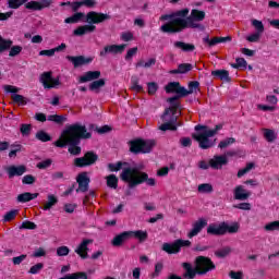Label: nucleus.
<instances>
[{"label":"nucleus","instance_id":"6e6d98bb","mask_svg":"<svg viewBox=\"0 0 279 279\" xmlns=\"http://www.w3.org/2000/svg\"><path fill=\"white\" fill-rule=\"evenodd\" d=\"M20 132L23 136H29V133L32 132V124H22Z\"/></svg>","mask_w":279,"mask_h":279},{"label":"nucleus","instance_id":"9d476101","mask_svg":"<svg viewBox=\"0 0 279 279\" xmlns=\"http://www.w3.org/2000/svg\"><path fill=\"white\" fill-rule=\"evenodd\" d=\"M9 51L10 58H16L23 51V47L21 46H12V40L10 39H3V37L0 35V53H3L4 51Z\"/></svg>","mask_w":279,"mask_h":279},{"label":"nucleus","instance_id":"b1692460","mask_svg":"<svg viewBox=\"0 0 279 279\" xmlns=\"http://www.w3.org/2000/svg\"><path fill=\"white\" fill-rule=\"evenodd\" d=\"M99 77H101L100 71H88L80 76L78 82L80 84H86V82H95V80H99Z\"/></svg>","mask_w":279,"mask_h":279},{"label":"nucleus","instance_id":"680f3d73","mask_svg":"<svg viewBox=\"0 0 279 279\" xmlns=\"http://www.w3.org/2000/svg\"><path fill=\"white\" fill-rule=\"evenodd\" d=\"M53 161L51 159H46L37 163V169H49Z\"/></svg>","mask_w":279,"mask_h":279},{"label":"nucleus","instance_id":"49530a36","mask_svg":"<svg viewBox=\"0 0 279 279\" xmlns=\"http://www.w3.org/2000/svg\"><path fill=\"white\" fill-rule=\"evenodd\" d=\"M36 138L38 141H41V143H47V142L51 141V136L49 134H47V132H45V131H38L36 133Z\"/></svg>","mask_w":279,"mask_h":279},{"label":"nucleus","instance_id":"39448f33","mask_svg":"<svg viewBox=\"0 0 279 279\" xmlns=\"http://www.w3.org/2000/svg\"><path fill=\"white\" fill-rule=\"evenodd\" d=\"M199 88V82L193 81L189 84V89L185 87H182L180 85V82H170L166 86V93H175L177 95L173 97H170L168 99L169 104H173V101H178L181 97H186L189 95H193V90H197Z\"/></svg>","mask_w":279,"mask_h":279},{"label":"nucleus","instance_id":"0e129e2a","mask_svg":"<svg viewBox=\"0 0 279 279\" xmlns=\"http://www.w3.org/2000/svg\"><path fill=\"white\" fill-rule=\"evenodd\" d=\"M36 182V178L32 174H26L22 179L23 184H34Z\"/></svg>","mask_w":279,"mask_h":279},{"label":"nucleus","instance_id":"7ed1b4c3","mask_svg":"<svg viewBox=\"0 0 279 279\" xmlns=\"http://www.w3.org/2000/svg\"><path fill=\"white\" fill-rule=\"evenodd\" d=\"M121 181L126 182L129 189H136V186L147 184V186H156V179L149 178L147 172L138 170V168H124L120 174Z\"/></svg>","mask_w":279,"mask_h":279},{"label":"nucleus","instance_id":"423d86ee","mask_svg":"<svg viewBox=\"0 0 279 279\" xmlns=\"http://www.w3.org/2000/svg\"><path fill=\"white\" fill-rule=\"evenodd\" d=\"M172 105L173 107L167 108L161 116V121L163 122L159 126V130H161V132H167V130L175 132L178 128L182 126V123H178V117L175 116V108H178V104L173 102Z\"/></svg>","mask_w":279,"mask_h":279},{"label":"nucleus","instance_id":"338daca9","mask_svg":"<svg viewBox=\"0 0 279 279\" xmlns=\"http://www.w3.org/2000/svg\"><path fill=\"white\" fill-rule=\"evenodd\" d=\"M233 208H238L239 210H252V204L250 203H240L234 205Z\"/></svg>","mask_w":279,"mask_h":279},{"label":"nucleus","instance_id":"ddd939ff","mask_svg":"<svg viewBox=\"0 0 279 279\" xmlns=\"http://www.w3.org/2000/svg\"><path fill=\"white\" fill-rule=\"evenodd\" d=\"M39 82H41L44 88H56V86H60V80L53 78L51 72H44L40 75Z\"/></svg>","mask_w":279,"mask_h":279},{"label":"nucleus","instance_id":"e2e57ef3","mask_svg":"<svg viewBox=\"0 0 279 279\" xmlns=\"http://www.w3.org/2000/svg\"><path fill=\"white\" fill-rule=\"evenodd\" d=\"M97 2L95 0H82L81 2H77V8L80 5H86V8H95Z\"/></svg>","mask_w":279,"mask_h":279},{"label":"nucleus","instance_id":"774afa93","mask_svg":"<svg viewBox=\"0 0 279 279\" xmlns=\"http://www.w3.org/2000/svg\"><path fill=\"white\" fill-rule=\"evenodd\" d=\"M148 86V95H156V92L158 90V84L151 82L147 84Z\"/></svg>","mask_w":279,"mask_h":279},{"label":"nucleus","instance_id":"e433bc0d","mask_svg":"<svg viewBox=\"0 0 279 279\" xmlns=\"http://www.w3.org/2000/svg\"><path fill=\"white\" fill-rule=\"evenodd\" d=\"M106 86V80L99 78L89 84V90H99V88H104Z\"/></svg>","mask_w":279,"mask_h":279},{"label":"nucleus","instance_id":"c9c22d12","mask_svg":"<svg viewBox=\"0 0 279 279\" xmlns=\"http://www.w3.org/2000/svg\"><path fill=\"white\" fill-rule=\"evenodd\" d=\"M240 228L241 226L238 222H234L233 225H228L227 222H225V234H227V232L229 234H236Z\"/></svg>","mask_w":279,"mask_h":279},{"label":"nucleus","instance_id":"864d4df0","mask_svg":"<svg viewBox=\"0 0 279 279\" xmlns=\"http://www.w3.org/2000/svg\"><path fill=\"white\" fill-rule=\"evenodd\" d=\"M17 214H19V210L16 209H12L8 211L3 217V221L4 222L12 221V219H14V217H16Z\"/></svg>","mask_w":279,"mask_h":279},{"label":"nucleus","instance_id":"1a4fd4ad","mask_svg":"<svg viewBox=\"0 0 279 279\" xmlns=\"http://www.w3.org/2000/svg\"><path fill=\"white\" fill-rule=\"evenodd\" d=\"M182 247H191V241L178 239L172 243H163L161 250L166 254H180Z\"/></svg>","mask_w":279,"mask_h":279},{"label":"nucleus","instance_id":"c85d7f7f","mask_svg":"<svg viewBox=\"0 0 279 279\" xmlns=\"http://www.w3.org/2000/svg\"><path fill=\"white\" fill-rule=\"evenodd\" d=\"M213 77L221 80V82H230V73L228 70H215L211 72Z\"/></svg>","mask_w":279,"mask_h":279},{"label":"nucleus","instance_id":"c756f323","mask_svg":"<svg viewBox=\"0 0 279 279\" xmlns=\"http://www.w3.org/2000/svg\"><path fill=\"white\" fill-rule=\"evenodd\" d=\"M38 195H39L38 193L25 192V193L17 195V202L20 204H27V202H32V199H36V197H38Z\"/></svg>","mask_w":279,"mask_h":279},{"label":"nucleus","instance_id":"2eb2a0df","mask_svg":"<svg viewBox=\"0 0 279 279\" xmlns=\"http://www.w3.org/2000/svg\"><path fill=\"white\" fill-rule=\"evenodd\" d=\"M53 3V0H40V1H29L25 3L26 10H32L33 12L45 10Z\"/></svg>","mask_w":279,"mask_h":279},{"label":"nucleus","instance_id":"4c0bfd02","mask_svg":"<svg viewBox=\"0 0 279 279\" xmlns=\"http://www.w3.org/2000/svg\"><path fill=\"white\" fill-rule=\"evenodd\" d=\"M9 147H11V150L9 151V158H16V154H21L23 149V145L21 144H12Z\"/></svg>","mask_w":279,"mask_h":279},{"label":"nucleus","instance_id":"37998d69","mask_svg":"<svg viewBox=\"0 0 279 279\" xmlns=\"http://www.w3.org/2000/svg\"><path fill=\"white\" fill-rule=\"evenodd\" d=\"M138 82H140L138 76L131 77V88L132 90H135V93H141V90H143V86H141Z\"/></svg>","mask_w":279,"mask_h":279},{"label":"nucleus","instance_id":"c03bdc74","mask_svg":"<svg viewBox=\"0 0 279 279\" xmlns=\"http://www.w3.org/2000/svg\"><path fill=\"white\" fill-rule=\"evenodd\" d=\"M179 66V73L180 75H184L189 73L190 71H193V64L191 63H181Z\"/></svg>","mask_w":279,"mask_h":279},{"label":"nucleus","instance_id":"3c124183","mask_svg":"<svg viewBox=\"0 0 279 279\" xmlns=\"http://www.w3.org/2000/svg\"><path fill=\"white\" fill-rule=\"evenodd\" d=\"M253 168H254L253 162L247 163L245 168L238 171V178H243V175H245L246 173H250L251 169Z\"/></svg>","mask_w":279,"mask_h":279},{"label":"nucleus","instance_id":"f704fd0d","mask_svg":"<svg viewBox=\"0 0 279 279\" xmlns=\"http://www.w3.org/2000/svg\"><path fill=\"white\" fill-rule=\"evenodd\" d=\"M231 253L232 248L230 246H225L215 251V256H217V258H226V256H230Z\"/></svg>","mask_w":279,"mask_h":279},{"label":"nucleus","instance_id":"7c9ffc66","mask_svg":"<svg viewBox=\"0 0 279 279\" xmlns=\"http://www.w3.org/2000/svg\"><path fill=\"white\" fill-rule=\"evenodd\" d=\"M264 138L267 143H276L278 134L271 129H263Z\"/></svg>","mask_w":279,"mask_h":279},{"label":"nucleus","instance_id":"f8f14e48","mask_svg":"<svg viewBox=\"0 0 279 279\" xmlns=\"http://www.w3.org/2000/svg\"><path fill=\"white\" fill-rule=\"evenodd\" d=\"M106 21H110V15L108 13L92 11L85 16V23H88L89 25H99V23H104Z\"/></svg>","mask_w":279,"mask_h":279},{"label":"nucleus","instance_id":"09e8293b","mask_svg":"<svg viewBox=\"0 0 279 279\" xmlns=\"http://www.w3.org/2000/svg\"><path fill=\"white\" fill-rule=\"evenodd\" d=\"M198 193H213V185L210 183L199 184Z\"/></svg>","mask_w":279,"mask_h":279},{"label":"nucleus","instance_id":"a211bd4d","mask_svg":"<svg viewBox=\"0 0 279 279\" xmlns=\"http://www.w3.org/2000/svg\"><path fill=\"white\" fill-rule=\"evenodd\" d=\"M5 171L8 173V177L10 180L12 178L24 175V173H27V167L20 165V166H9L5 168Z\"/></svg>","mask_w":279,"mask_h":279},{"label":"nucleus","instance_id":"2f4dec72","mask_svg":"<svg viewBox=\"0 0 279 279\" xmlns=\"http://www.w3.org/2000/svg\"><path fill=\"white\" fill-rule=\"evenodd\" d=\"M58 204V197L53 194L47 196V202L44 204V210H51Z\"/></svg>","mask_w":279,"mask_h":279},{"label":"nucleus","instance_id":"0eeeda50","mask_svg":"<svg viewBox=\"0 0 279 279\" xmlns=\"http://www.w3.org/2000/svg\"><path fill=\"white\" fill-rule=\"evenodd\" d=\"M155 145H156V142H154L153 140L133 141V142H131L130 151H132V154H149V151H151V149H154Z\"/></svg>","mask_w":279,"mask_h":279},{"label":"nucleus","instance_id":"aec40b11","mask_svg":"<svg viewBox=\"0 0 279 279\" xmlns=\"http://www.w3.org/2000/svg\"><path fill=\"white\" fill-rule=\"evenodd\" d=\"M226 165H228V157L226 155H216L209 160L211 169L219 170L226 167Z\"/></svg>","mask_w":279,"mask_h":279},{"label":"nucleus","instance_id":"13d9d810","mask_svg":"<svg viewBox=\"0 0 279 279\" xmlns=\"http://www.w3.org/2000/svg\"><path fill=\"white\" fill-rule=\"evenodd\" d=\"M20 228L21 230H36V223L32 221H24Z\"/></svg>","mask_w":279,"mask_h":279},{"label":"nucleus","instance_id":"8fccbe9b","mask_svg":"<svg viewBox=\"0 0 279 279\" xmlns=\"http://www.w3.org/2000/svg\"><path fill=\"white\" fill-rule=\"evenodd\" d=\"M44 267H45V264L38 263L31 267V269L28 270V274H32V275L40 274Z\"/></svg>","mask_w":279,"mask_h":279},{"label":"nucleus","instance_id":"4d7b16f0","mask_svg":"<svg viewBox=\"0 0 279 279\" xmlns=\"http://www.w3.org/2000/svg\"><path fill=\"white\" fill-rule=\"evenodd\" d=\"M12 99L14 104H20L21 106H25V104H27L23 95L15 94L12 96Z\"/></svg>","mask_w":279,"mask_h":279},{"label":"nucleus","instance_id":"bf43d9fd","mask_svg":"<svg viewBox=\"0 0 279 279\" xmlns=\"http://www.w3.org/2000/svg\"><path fill=\"white\" fill-rule=\"evenodd\" d=\"M263 35L260 33H253L250 36L246 37V40L248 43H258V40H260V37Z\"/></svg>","mask_w":279,"mask_h":279},{"label":"nucleus","instance_id":"ea45409f","mask_svg":"<svg viewBox=\"0 0 279 279\" xmlns=\"http://www.w3.org/2000/svg\"><path fill=\"white\" fill-rule=\"evenodd\" d=\"M252 25L255 28V33L257 34H264L265 32V24H263V22L260 20H252Z\"/></svg>","mask_w":279,"mask_h":279},{"label":"nucleus","instance_id":"393cba45","mask_svg":"<svg viewBox=\"0 0 279 279\" xmlns=\"http://www.w3.org/2000/svg\"><path fill=\"white\" fill-rule=\"evenodd\" d=\"M232 40V37L227 36V37H214L210 39V37L206 36L203 38V43L207 45L208 47H215V45H219L221 43H230Z\"/></svg>","mask_w":279,"mask_h":279},{"label":"nucleus","instance_id":"58836bf2","mask_svg":"<svg viewBox=\"0 0 279 279\" xmlns=\"http://www.w3.org/2000/svg\"><path fill=\"white\" fill-rule=\"evenodd\" d=\"M106 180L107 186H109V189H117V186H119V179L117 178V175L110 174L106 178Z\"/></svg>","mask_w":279,"mask_h":279},{"label":"nucleus","instance_id":"bb28decb","mask_svg":"<svg viewBox=\"0 0 279 279\" xmlns=\"http://www.w3.org/2000/svg\"><path fill=\"white\" fill-rule=\"evenodd\" d=\"M130 231H124L118 235H116L112 240V245L114 247H119L121 245H123V243H125V241L130 240Z\"/></svg>","mask_w":279,"mask_h":279},{"label":"nucleus","instance_id":"dca6fc26","mask_svg":"<svg viewBox=\"0 0 279 279\" xmlns=\"http://www.w3.org/2000/svg\"><path fill=\"white\" fill-rule=\"evenodd\" d=\"M76 182L78 184L76 193H86L88 191L90 178H88V174L86 172L80 173L76 178Z\"/></svg>","mask_w":279,"mask_h":279},{"label":"nucleus","instance_id":"79ce46f5","mask_svg":"<svg viewBox=\"0 0 279 279\" xmlns=\"http://www.w3.org/2000/svg\"><path fill=\"white\" fill-rule=\"evenodd\" d=\"M82 19H84V13L82 12H77L74 15L68 17L64 20V23H80V21H82Z\"/></svg>","mask_w":279,"mask_h":279},{"label":"nucleus","instance_id":"f03ea898","mask_svg":"<svg viewBox=\"0 0 279 279\" xmlns=\"http://www.w3.org/2000/svg\"><path fill=\"white\" fill-rule=\"evenodd\" d=\"M90 133L86 131V126L82 124H72L66 131H63L60 140L54 142L56 147H66L70 145L69 151L72 156H80L82 154V147L80 145L81 138H90Z\"/></svg>","mask_w":279,"mask_h":279},{"label":"nucleus","instance_id":"a18cd8bd","mask_svg":"<svg viewBox=\"0 0 279 279\" xmlns=\"http://www.w3.org/2000/svg\"><path fill=\"white\" fill-rule=\"evenodd\" d=\"M264 230L266 232H274L275 230H278L279 232V220H275L272 222L265 225Z\"/></svg>","mask_w":279,"mask_h":279},{"label":"nucleus","instance_id":"5701e85b","mask_svg":"<svg viewBox=\"0 0 279 279\" xmlns=\"http://www.w3.org/2000/svg\"><path fill=\"white\" fill-rule=\"evenodd\" d=\"M251 195L252 193L245 190L243 185H238L233 190V197L239 202H245V199H250Z\"/></svg>","mask_w":279,"mask_h":279},{"label":"nucleus","instance_id":"5fc2aeb1","mask_svg":"<svg viewBox=\"0 0 279 279\" xmlns=\"http://www.w3.org/2000/svg\"><path fill=\"white\" fill-rule=\"evenodd\" d=\"M70 252L71 250L69 248V246H59L57 248V256H69Z\"/></svg>","mask_w":279,"mask_h":279},{"label":"nucleus","instance_id":"412c9836","mask_svg":"<svg viewBox=\"0 0 279 279\" xmlns=\"http://www.w3.org/2000/svg\"><path fill=\"white\" fill-rule=\"evenodd\" d=\"M208 226L206 219H198L196 222L193 223L192 230L187 233L189 239H193V236H197L204 228Z\"/></svg>","mask_w":279,"mask_h":279},{"label":"nucleus","instance_id":"4468645a","mask_svg":"<svg viewBox=\"0 0 279 279\" xmlns=\"http://www.w3.org/2000/svg\"><path fill=\"white\" fill-rule=\"evenodd\" d=\"M128 45L122 44V45H108L105 46L104 49L100 51L99 56L100 58H106L108 53H111L112 56H117V53H122L125 51V48Z\"/></svg>","mask_w":279,"mask_h":279},{"label":"nucleus","instance_id":"4be33fe9","mask_svg":"<svg viewBox=\"0 0 279 279\" xmlns=\"http://www.w3.org/2000/svg\"><path fill=\"white\" fill-rule=\"evenodd\" d=\"M66 60H69V62H72L74 69L84 66V64H90V62H93L92 58H86L84 56H77V57L66 56Z\"/></svg>","mask_w":279,"mask_h":279},{"label":"nucleus","instance_id":"a878e982","mask_svg":"<svg viewBox=\"0 0 279 279\" xmlns=\"http://www.w3.org/2000/svg\"><path fill=\"white\" fill-rule=\"evenodd\" d=\"M97 29V26L93 24H86L83 26H78L76 29L73 31L74 36H84L86 34H93Z\"/></svg>","mask_w":279,"mask_h":279},{"label":"nucleus","instance_id":"de8ad7c7","mask_svg":"<svg viewBox=\"0 0 279 279\" xmlns=\"http://www.w3.org/2000/svg\"><path fill=\"white\" fill-rule=\"evenodd\" d=\"M48 121H52L53 123H64V121H66V117L52 114V116H48Z\"/></svg>","mask_w":279,"mask_h":279},{"label":"nucleus","instance_id":"9b49d317","mask_svg":"<svg viewBox=\"0 0 279 279\" xmlns=\"http://www.w3.org/2000/svg\"><path fill=\"white\" fill-rule=\"evenodd\" d=\"M98 158L99 156H97V154L87 151L83 157L75 158L74 165L80 168L90 167L97 162Z\"/></svg>","mask_w":279,"mask_h":279},{"label":"nucleus","instance_id":"f257e3e1","mask_svg":"<svg viewBox=\"0 0 279 279\" xmlns=\"http://www.w3.org/2000/svg\"><path fill=\"white\" fill-rule=\"evenodd\" d=\"M189 12V9H182L172 14L161 15L160 21H168V23L161 25L160 31L165 34H178L182 29H186V27L191 29H204L202 21L206 19V12L193 9L190 16Z\"/></svg>","mask_w":279,"mask_h":279},{"label":"nucleus","instance_id":"a19ab883","mask_svg":"<svg viewBox=\"0 0 279 279\" xmlns=\"http://www.w3.org/2000/svg\"><path fill=\"white\" fill-rule=\"evenodd\" d=\"M29 0H8V5L11 10H19V8Z\"/></svg>","mask_w":279,"mask_h":279},{"label":"nucleus","instance_id":"052dcab7","mask_svg":"<svg viewBox=\"0 0 279 279\" xmlns=\"http://www.w3.org/2000/svg\"><path fill=\"white\" fill-rule=\"evenodd\" d=\"M162 263H157L155 265V271L151 274V278H158V276H160V274L162 272Z\"/></svg>","mask_w":279,"mask_h":279},{"label":"nucleus","instance_id":"6e6552de","mask_svg":"<svg viewBox=\"0 0 279 279\" xmlns=\"http://www.w3.org/2000/svg\"><path fill=\"white\" fill-rule=\"evenodd\" d=\"M196 271L198 276H206L208 271H213L216 269L215 263L208 257L198 256L195 259Z\"/></svg>","mask_w":279,"mask_h":279},{"label":"nucleus","instance_id":"20e7f679","mask_svg":"<svg viewBox=\"0 0 279 279\" xmlns=\"http://www.w3.org/2000/svg\"><path fill=\"white\" fill-rule=\"evenodd\" d=\"M223 125L217 124L215 129L210 130L206 125H196L195 131L198 133H194L192 137L194 141L198 143V147L201 149H210V147H215V143H217V140H213V136L219 132V130H222Z\"/></svg>","mask_w":279,"mask_h":279},{"label":"nucleus","instance_id":"603ef678","mask_svg":"<svg viewBox=\"0 0 279 279\" xmlns=\"http://www.w3.org/2000/svg\"><path fill=\"white\" fill-rule=\"evenodd\" d=\"M234 143V138L233 137H228L223 141H221L218 145V147L220 149H226V147H230V145H232Z\"/></svg>","mask_w":279,"mask_h":279},{"label":"nucleus","instance_id":"cd10ccee","mask_svg":"<svg viewBox=\"0 0 279 279\" xmlns=\"http://www.w3.org/2000/svg\"><path fill=\"white\" fill-rule=\"evenodd\" d=\"M183 269H185V272L183 275L184 278L193 279L195 276H197V266L193 268L190 263H183L182 264Z\"/></svg>","mask_w":279,"mask_h":279},{"label":"nucleus","instance_id":"6ab92c4d","mask_svg":"<svg viewBox=\"0 0 279 279\" xmlns=\"http://www.w3.org/2000/svg\"><path fill=\"white\" fill-rule=\"evenodd\" d=\"M207 234H211L213 236H223L226 234V226L225 222L220 223H210L207 227Z\"/></svg>","mask_w":279,"mask_h":279},{"label":"nucleus","instance_id":"473e14b6","mask_svg":"<svg viewBox=\"0 0 279 279\" xmlns=\"http://www.w3.org/2000/svg\"><path fill=\"white\" fill-rule=\"evenodd\" d=\"M130 238H135L138 239V241L143 242V241H147V231H143V230H137V231H129Z\"/></svg>","mask_w":279,"mask_h":279},{"label":"nucleus","instance_id":"69168bd1","mask_svg":"<svg viewBox=\"0 0 279 279\" xmlns=\"http://www.w3.org/2000/svg\"><path fill=\"white\" fill-rule=\"evenodd\" d=\"M121 40L124 43H130V40H134V34L130 32H124L121 34Z\"/></svg>","mask_w":279,"mask_h":279},{"label":"nucleus","instance_id":"f3484780","mask_svg":"<svg viewBox=\"0 0 279 279\" xmlns=\"http://www.w3.org/2000/svg\"><path fill=\"white\" fill-rule=\"evenodd\" d=\"M93 240L85 239L83 240L77 247L74 250L75 254H77L83 260L88 258V245H92Z\"/></svg>","mask_w":279,"mask_h":279},{"label":"nucleus","instance_id":"72a5a7b5","mask_svg":"<svg viewBox=\"0 0 279 279\" xmlns=\"http://www.w3.org/2000/svg\"><path fill=\"white\" fill-rule=\"evenodd\" d=\"M174 47L177 49H181L183 51H195V45L186 44V43H183V41H175Z\"/></svg>","mask_w":279,"mask_h":279}]
</instances>
